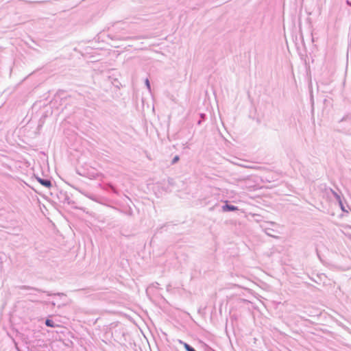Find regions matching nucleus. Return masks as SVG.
Returning a JSON list of instances; mask_svg holds the SVG:
<instances>
[{"mask_svg":"<svg viewBox=\"0 0 351 351\" xmlns=\"http://www.w3.org/2000/svg\"><path fill=\"white\" fill-rule=\"evenodd\" d=\"M222 209L223 211H234L238 210L237 207L228 204L223 206Z\"/></svg>","mask_w":351,"mask_h":351,"instance_id":"nucleus-1","label":"nucleus"},{"mask_svg":"<svg viewBox=\"0 0 351 351\" xmlns=\"http://www.w3.org/2000/svg\"><path fill=\"white\" fill-rule=\"evenodd\" d=\"M38 182L43 186L47 187V188H49L51 186V182L49 181V180H43V179H40L39 178L38 180Z\"/></svg>","mask_w":351,"mask_h":351,"instance_id":"nucleus-2","label":"nucleus"},{"mask_svg":"<svg viewBox=\"0 0 351 351\" xmlns=\"http://www.w3.org/2000/svg\"><path fill=\"white\" fill-rule=\"evenodd\" d=\"M183 346L187 351H195L193 348H191L189 344L186 343H183Z\"/></svg>","mask_w":351,"mask_h":351,"instance_id":"nucleus-3","label":"nucleus"},{"mask_svg":"<svg viewBox=\"0 0 351 351\" xmlns=\"http://www.w3.org/2000/svg\"><path fill=\"white\" fill-rule=\"evenodd\" d=\"M45 324L47 326L54 327V324H53V322L50 319H47L45 322Z\"/></svg>","mask_w":351,"mask_h":351,"instance_id":"nucleus-4","label":"nucleus"},{"mask_svg":"<svg viewBox=\"0 0 351 351\" xmlns=\"http://www.w3.org/2000/svg\"><path fill=\"white\" fill-rule=\"evenodd\" d=\"M179 160V156H176L173 159V161H172V163L174 164L176 163V162H178Z\"/></svg>","mask_w":351,"mask_h":351,"instance_id":"nucleus-5","label":"nucleus"},{"mask_svg":"<svg viewBox=\"0 0 351 351\" xmlns=\"http://www.w3.org/2000/svg\"><path fill=\"white\" fill-rule=\"evenodd\" d=\"M146 84L147 85L148 87H149V82L148 80H146Z\"/></svg>","mask_w":351,"mask_h":351,"instance_id":"nucleus-6","label":"nucleus"}]
</instances>
